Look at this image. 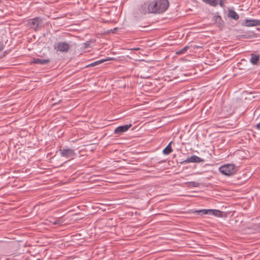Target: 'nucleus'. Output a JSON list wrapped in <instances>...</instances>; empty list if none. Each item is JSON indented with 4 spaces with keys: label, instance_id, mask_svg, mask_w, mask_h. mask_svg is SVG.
<instances>
[{
    "label": "nucleus",
    "instance_id": "6",
    "mask_svg": "<svg viewBox=\"0 0 260 260\" xmlns=\"http://www.w3.org/2000/svg\"><path fill=\"white\" fill-rule=\"evenodd\" d=\"M243 26L247 27L260 26V19H245L242 23Z\"/></svg>",
    "mask_w": 260,
    "mask_h": 260
},
{
    "label": "nucleus",
    "instance_id": "2",
    "mask_svg": "<svg viewBox=\"0 0 260 260\" xmlns=\"http://www.w3.org/2000/svg\"><path fill=\"white\" fill-rule=\"evenodd\" d=\"M54 49L56 52L67 53L71 48V45L66 42H58L53 45Z\"/></svg>",
    "mask_w": 260,
    "mask_h": 260
},
{
    "label": "nucleus",
    "instance_id": "8",
    "mask_svg": "<svg viewBox=\"0 0 260 260\" xmlns=\"http://www.w3.org/2000/svg\"><path fill=\"white\" fill-rule=\"evenodd\" d=\"M204 161V159L196 155H192L188 157L185 160V163L196 162L199 163Z\"/></svg>",
    "mask_w": 260,
    "mask_h": 260
},
{
    "label": "nucleus",
    "instance_id": "19",
    "mask_svg": "<svg viewBox=\"0 0 260 260\" xmlns=\"http://www.w3.org/2000/svg\"><path fill=\"white\" fill-rule=\"evenodd\" d=\"M62 222L61 221L58 219H56L54 220V221H53V224L55 225H58L61 224Z\"/></svg>",
    "mask_w": 260,
    "mask_h": 260
},
{
    "label": "nucleus",
    "instance_id": "21",
    "mask_svg": "<svg viewBox=\"0 0 260 260\" xmlns=\"http://www.w3.org/2000/svg\"><path fill=\"white\" fill-rule=\"evenodd\" d=\"M256 129H258L260 131V122L257 123L256 125Z\"/></svg>",
    "mask_w": 260,
    "mask_h": 260
},
{
    "label": "nucleus",
    "instance_id": "5",
    "mask_svg": "<svg viewBox=\"0 0 260 260\" xmlns=\"http://www.w3.org/2000/svg\"><path fill=\"white\" fill-rule=\"evenodd\" d=\"M28 26L35 30H38L43 25L42 19L40 17H35L28 20Z\"/></svg>",
    "mask_w": 260,
    "mask_h": 260
},
{
    "label": "nucleus",
    "instance_id": "15",
    "mask_svg": "<svg viewBox=\"0 0 260 260\" xmlns=\"http://www.w3.org/2000/svg\"><path fill=\"white\" fill-rule=\"evenodd\" d=\"M210 211V209H201L199 210H196L193 212V213L202 216L203 215H209Z\"/></svg>",
    "mask_w": 260,
    "mask_h": 260
},
{
    "label": "nucleus",
    "instance_id": "18",
    "mask_svg": "<svg viewBox=\"0 0 260 260\" xmlns=\"http://www.w3.org/2000/svg\"><path fill=\"white\" fill-rule=\"evenodd\" d=\"M189 49V47L188 46H185L184 47H183V48H182L181 49L177 51L176 52V54H177V55H180V54H183L188 49Z\"/></svg>",
    "mask_w": 260,
    "mask_h": 260
},
{
    "label": "nucleus",
    "instance_id": "3",
    "mask_svg": "<svg viewBox=\"0 0 260 260\" xmlns=\"http://www.w3.org/2000/svg\"><path fill=\"white\" fill-rule=\"evenodd\" d=\"M219 170L221 173L226 176H231L236 172L235 166L233 164L222 166L219 168Z\"/></svg>",
    "mask_w": 260,
    "mask_h": 260
},
{
    "label": "nucleus",
    "instance_id": "20",
    "mask_svg": "<svg viewBox=\"0 0 260 260\" xmlns=\"http://www.w3.org/2000/svg\"><path fill=\"white\" fill-rule=\"evenodd\" d=\"M219 6L221 7H224V1L223 0H218V3Z\"/></svg>",
    "mask_w": 260,
    "mask_h": 260
},
{
    "label": "nucleus",
    "instance_id": "4",
    "mask_svg": "<svg viewBox=\"0 0 260 260\" xmlns=\"http://www.w3.org/2000/svg\"><path fill=\"white\" fill-rule=\"evenodd\" d=\"M60 155L69 160L73 159L77 155L75 150L70 148H63L59 149Z\"/></svg>",
    "mask_w": 260,
    "mask_h": 260
},
{
    "label": "nucleus",
    "instance_id": "12",
    "mask_svg": "<svg viewBox=\"0 0 260 260\" xmlns=\"http://www.w3.org/2000/svg\"><path fill=\"white\" fill-rule=\"evenodd\" d=\"M259 60V55L255 54L252 53L250 59V62L253 65L257 64L258 61Z\"/></svg>",
    "mask_w": 260,
    "mask_h": 260
},
{
    "label": "nucleus",
    "instance_id": "10",
    "mask_svg": "<svg viewBox=\"0 0 260 260\" xmlns=\"http://www.w3.org/2000/svg\"><path fill=\"white\" fill-rule=\"evenodd\" d=\"M50 62L49 59H41V58H34L33 60L32 61V63H36V64H46Z\"/></svg>",
    "mask_w": 260,
    "mask_h": 260
},
{
    "label": "nucleus",
    "instance_id": "1",
    "mask_svg": "<svg viewBox=\"0 0 260 260\" xmlns=\"http://www.w3.org/2000/svg\"><path fill=\"white\" fill-rule=\"evenodd\" d=\"M169 6L168 0H147L138 7V11L141 15L161 14L168 9Z\"/></svg>",
    "mask_w": 260,
    "mask_h": 260
},
{
    "label": "nucleus",
    "instance_id": "13",
    "mask_svg": "<svg viewBox=\"0 0 260 260\" xmlns=\"http://www.w3.org/2000/svg\"><path fill=\"white\" fill-rule=\"evenodd\" d=\"M173 143L172 141H171L168 145L164 149L162 150V153L164 155H169L172 151L173 149H172L171 144Z\"/></svg>",
    "mask_w": 260,
    "mask_h": 260
},
{
    "label": "nucleus",
    "instance_id": "14",
    "mask_svg": "<svg viewBox=\"0 0 260 260\" xmlns=\"http://www.w3.org/2000/svg\"><path fill=\"white\" fill-rule=\"evenodd\" d=\"M209 215H213L218 217H222L223 212L216 209H210Z\"/></svg>",
    "mask_w": 260,
    "mask_h": 260
},
{
    "label": "nucleus",
    "instance_id": "17",
    "mask_svg": "<svg viewBox=\"0 0 260 260\" xmlns=\"http://www.w3.org/2000/svg\"><path fill=\"white\" fill-rule=\"evenodd\" d=\"M187 186L189 187H197L200 186V183L196 181H190L186 182Z\"/></svg>",
    "mask_w": 260,
    "mask_h": 260
},
{
    "label": "nucleus",
    "instance_id": "16",
    "mask_svg": "<svg viewBox=\"0 0 260 260\" xmlns=\"http://www.w3.org/2000/svg\"><path fill=\"white\" fill-rule=\"evenodd\" d=\"M206 4L212 7H216L218 3V0H202Z\"/></svg>",
    "mask_w": 260,
    "mask_h": 260
},
{
    "label": "nucleus",
    "instance_id": "22",
    "mask_svg": "<svg viewBox=\"0 0 260 260\" xmlns=\"http://www.w3.org/2000/svg\"><path fill=\"white\" fill-rule=\"evenodd\" d=\"M215 17H216V21H217L218 19L221 20V17L219 16H216Z\"/></svg>",
    "mask_w": 260,
    "mask_h": 260
},
{
    "label": "nucleus",
    "instance_id": "9",
    "mask_svg": "<svg viewBox=\"0 0 260 260\" xmlns=\"http://www.w3.org/2000/svg\"><path fill=\"white\" fill-rule=\"evenodd\" d=\"M113 58H111V57H108L107 58L100 59V60H98L97 61H94V62L89 64L86 67H89L95 66L96 65H98V64H101L102 63H103L105 61H108V60H113Z\"/></svg>",
    "mask_w": 260,
    "mask_h": 260
},
{
    "label": "nucleus",
    "instance_id": "23",
    "mask_svg": "<svg viewBox=\"0 0 260 260\" xmlns=\"http://www.w3.org/2000/svg\"><path fill=\"white\" fill-rule=\"evenodd\" d=\"M3 49V47L2 45H0V52Z\"/></svg>",
    "mask_w": 260,
    "mask_h": 260
},
{
    "label": "nucleus",
    "instance_id": "11",
    "mask_svg": "<svg viewBox=\"0 0 260 260\" xmlns=\"http://www.w3.org/2000/svg\"><path fill=\"white\" fill-rule=\"evenodd\" d=\"M228 16L234 20H237L239 18V15L233 9L228 10Z\"/></svg>",
    "mask_w": 260,
    "mask_h": 260
},
{
    "label": "nucleus",
    "instance_id": "7",
    "mask_svg": "<svg viewBox=\"0 0 260 260\" xmlns=\"http://www.w3.org/2000/svg\"><path fill=\"white\" fill-rule=\"evenodd\" d=\"M131 126V124L120 125L115 129L114 133L115 134L120 135L126 132Z\"/></svg>",
    "mask_w": 260,
    "mask_h": 260
}]
</instances>
